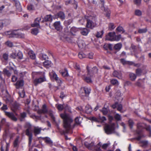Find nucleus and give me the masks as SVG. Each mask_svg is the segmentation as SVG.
Masks as SVG:
<instances>
[{"label":"nucleus","instance_id":"obj_34","mask_svg":"<svg viewBox=\"0 0 151 151\" xmlns=\"http://www.w3.org/2000/svg\"><path fill=\"white\" fill-rule=\"evenodd\" d=\"M83 90L84 91L86 96L87 95L88 96L89 93H90V89H89L88 88L86 87H83Z\"/></svg>","mask_w":151,"mask_h":151},{"label":"nucleus","instance_id":"obj_49","mask_svg":"<svg viewBox=\"0 0 151 151\" xmlns=\"http://www.w3.org/2000/svg\"><path fill=\"white\" fill-rule=\"evenodd\" d=\"M129 125L130 128L131 129L132 128L133 126L134 125V123L133 121L131 119H129L128 121Z\"/></svg>","mask_w":151,"mask_h":151},{"label":"nucleus","instance_id":"obj_18","mask_svg":"<svg viewBox=\"0 0 151 151\" xmlns=\"http://www.w3.org/2000/svg\"><path fill=\"white\" fill-rule=\"evenodd\" d=\"M19 104L18 103L15 102L14 103L13 105V109L12 110L13 111L15 112L17 110L19 109Z\"/></svg>","mask_w":151,"mask_h":151},{"label":"nucleus","instance_id":"obj_14","mask_svg":"<svg viewBox=\"0 0 151 151\" xmlns=\"http://www.w3.org/2000/svg\"><path fill=\"white\" fill-rule=\"evenodd\" d=\"M59 72L63 77L66 78L69 76L68 70L66 68H65L64 70H60Z\"/></svg>","mask_w":151,"mask_h":151},{"label":"nucleus","instance_id":"obj_38","mask_svg":"<svg viewBox=\"0 0 151 151\" xmlns=\"http://www.w3.org/2000/svg\"><path fill=\"white\" fill-rule=\"evenodd\" d=\"M116 30L120 32H122V33H123L125 32V30L121 26L118 27L116 28Z\"/></svg>","mask_w":151,"mask_h":151},{"label":"nucleus","instance_id":"obj_45","mask_svg":"<svg viewBox=\"0 0 151 151\" xmlns=\"http://www.w3.org/2000/svg\"><path fill=\"white\" fill-rule=\"evenodd\" d=\"M79 29H78L75 27H73L71 29L70 32H71V33H73V32L75 33L78 31Z\"/></svg>","mask_w":151,"mask_h":151},{"label":"nucleus","instance_id":"obj_17","mask_svg":"<svg viewBox=\"0 0 151 151\" xmlns=\"http://www.w3.org/2000/svg\"><path fill=\"white\" fill-rule=\"evenodd\" d=\"M80 30L81 34L83 35H86L89 32V30L86 28L81 29Z\"/></svg>","mask_w":151,"mask_h":151},{"label":"nucleus","instance_id":"obj_4","mask_svg":"<svg viewBox=\"0 0 151 151\" xmlns=\"http://www.w3.org/2000/svg\"><path fill=\"white\" fill-rule=\"evenodd\" d=\"M86 17H88L87 19V24L86 27H87L93 29L96 26V23L93 22L91 19H95L94 16H92L91 15L86 16Z\"/></svg>","mask_w":151,"mask_h":151},{"label":"nucleus","instance_id":"obj_62","mask_svg":"<svg viewBox=\"0 0 151 151\" xmlns=\"http://www.w3.org/2000/svg\"><path fill=\"white\" fill-rule=\"evenodd\" d=\"M115 119L117 120H120L121 118L120 116L118 114H116L114 116Z\"/></svg>","mask_w":151,"mask_h":151},{"label":"nucleus","instance_id":"obj_22","mask_svg":"<svg viewBox=\"0 0 151 151\" xmlns=\"http://www.w3.org/2000/svg\"><path fill=\"white\" fill-rule=\"evenodd\" d=\"M43 139L47 144L51 145H52V142L49 138L47 137L43 138Z\"/></svg>","mask_w":151,"mask_h":151},{"label":"nucleus","instance_id":"obj_52","mask_svg":"<svg viewBox=\"0 0 151 151\" xmlns=\"http://www.w3.org/2000/svg\"><path fill=\"white\" fill-rule=\"evenodd\" d=\"M98 69L96 67H94L92 68L91 71L93 73H97L98 72Z\"/></svg>","mask_w":151,"mask_h":151},{"label":"nucleus","instance_id":"obj_44","mask_svg":"<svg viewBox=\"0 0 151 151\" xmlns=\"http://www.w3.org/2000/svg\"><path fill=\"white\" fill-rule=\"evenodd\" d=\"M13 1H14L15 3L16 6H17V5L18 6L19 8L18 9H21V7L20 6L19 3V1L17 0H12Z\"/></svg>","mask_w":151,"mask_h":151},{"label":"nucleus","instance_id":"obj_8","mask_svg":"<svg viewBox=\"0 0 151 151\" xmlns=\"http://www.w3.org/2000/svg\"><path fill=\"white\" fill-rule=\"evenodd\" d=\"M47 111H48L46 105L45 104H44L42 106V109L38 110L37 113L39 114L42 113L45 114L47 113Z\"/></svg>","mask_w":151,"mask_h":151},{"label":"nucleus","instance_id":"obj_26","mask_svg":"<svg viewBox=\"0 0 151 151\" xmlns=\"http://www.w3.org/2000/svg\"><path fill=\"white\" fill-rule=\"evenodd\" d=\"M122 46V44L120 43H119L115 44L114 48L115 50H119L121 49Z\"/></svg>","mask_w":151,"mask_h":151},{"label":"nucleus","instance_id":"obj_31","mask_svg":"<svg viewBox=\"0 0 151 151\" xmlns=\"http://www.w3.org/2000/svg\"><path fill=\"white\" fill-rule=\"evenodd\" d=\"M116 98L118 100L122 101L123 99V98L121 97V93L120 92H117L116 93Z\"/></svg>","mask_w":151,"mask_h":151},{"label":"nucleus","instance_id":"obj_1","mask_svg":"<svg viewBox=\"0 0 151 151\" xmlns=\"http://www.w3.org/2000/svg\"><path fill=\"white\" fill-rule=\"evenodd\" d=\"M65 110L64 113L61 114L60 116L63 119V126L65 129L64 132L68 133L71 129V123L73 122V120L70 115L66 113L67 111L70 113L71 112L70 109L68 105L66 109H65Z\"/></svg>","mask_w":151,"mask_h":151},{"label":"nucleus","instance_id":"obj_29","mask_svg":"<svg viewBox=\"0 0 151 151\" xmlns=\"http://www.w3.org/2000/svg\"><path fill=\"white\" fill-rule=\"evenodd\" d=\"M129 76L130 80L132 81H134L136 78V75L132 73H131L129 74Z\"/></svg>","mask_w":151,"mask_h":151},{"label":"nucleus","instance_id":"obj_58","mask_svg":"<svg viewBox=\"0 0 151 151\" xmlns=\"http://www.w3.org/2000/svg\"><path fill=\"white\" fill-rule=\"evenodd\" d=\"M5 44L6 45L10 47H12L13 45V43L12 42L9 41L6 42H5Z\"/></svg>","mask_w":151,"mask_h":151},{"label":"nucleus","instance_id":"obj_60","mask_svg":"<svg viewBox=\"0 0 151 151\" xmlns=\"http://www.w3.org/2000/svg\"><path fill=\"white\" fill-rule=\"evenodd\" d=\"M75 122L76 124L78 125H79L80 124L81 122L79 121V118L78 117H77L75 118Z\"/></svg>","mask_w":151,"mask_h":151},{"label":"nucleus","instance_id":"obj_19","mask_svg":"<svg viewBox=\"0 0 151 151\" xmlns=\"http://www.w3.org/2000/svg\"><path fill=\"white\" fill-rule=\"evenodd\" d=\"M26 114L25 112H23L20 114L19 119L21 122L24 121L25 120V118L26 117Z\"/></svg>","mask_w":151,"mask_h":151},{"label":"nucleus","instance_id":"obj_21","mask_svg":"<svg viewBox=\"0 0 151 151\" xmlns=\"http://www.w3.org/2000/svg\"><path fill=\"white\" fill-rule=\"evenodd\" d=\"M52 20V16L50 15H47L45 17L44 20L42 21H43L47 22L50 21L51 22Z\"/></svg>","mask_w":151,"mask_h":151},{"label":"nucleus","instance_id":"obj_37","mask_svg":"<svg viewBox=\"0 0 151 151\" xmlns=\"http://www.w3.org/2000/svg\"><path fill=\"white\" fill-rule=\"evenodd\" d=\"M78 56L79 58L81 59L85 58L86 57V55L82 52H80L78 54Z\"/></svg>","mask_w":151,"mask_h":151},{"label":"nucleus","instance_id":"obj_6","mask_svg":"<svg viewBox=\"0 0 151 151\" xmlns=\"http://www.w3.org/2000/svg\"><path fill=\"white\" fill-rule=\"evenodd\" d=\"M5 115L12 120L16 122L17 120V119L15 117L14 114L12 112H8L5 111Z\"/></svg>","mask_w":151,"mask_h":151},{"label":"nucleus","instance_id":"obj_10","mask_svg":"<svg viewBox=\"0 0 151 151\" xmlns=\"http://www.w3.org/2000/svg\"><path fill=\"white\" fill-rule=\"evenodd\" d=\"M42 129L38 127H35L33 128V132L35 135L36 136L37 134H40Z\"/></svg>","mask_w":151,"mask_h":151},{"label":"nucleus","instance_id":"obj_36","mask_svg":"<svg viewBox=\"0 0 151 151\" xmlns=\"http://www.w3.org/2000/svg\"><path fill=\"white\" fill-rule=\"evenodd\" d=\"M141 143L142 144V147H146L147 146L148 142L147 140H142L141 141Z\"/></svg>","mask_w":151,"mask_h":151},{"label":"nucleus","instance_id":"obj_25","mask_svg":"<svg viewBox=\"0 0 151 151\" xmlns=\"http://www.w3.org/2000/svg\"><path fill=\"white\" fill-rule=\"evenodd\" d=\"M85 110L86 113L90 114L92 111V109L89 105H87L85 107Z\"/></svg>","mask_w":151,"mask_h":151},{"label":"nucleus","instance_id":"obj_27","mask_svg":"<svg viewBox=\"0 0 151 151\" xmlns=\"http://www.w3.org/2000/svg\"><path fill=\"white\" fill-rule=\"evenodd\" d=\"M16 32V31H12V33H11L10 35L8 37L10 38L17 37L18 35V33H17Z\"/></svg>","mask_w":151,"mask_h":151},{"label":"nucleus","instance_id":"obj_55","mask_svg":"<svg viewBox=\"0 0 151 151\" xmlns=\"http://www.w3.org/2000/svg\"><path fill=\"white\" fill-rule=\"evenodd\" d=\"M19 144V139L17 138L14 142V145L15 147H17Z\"/></svg>","mask_w":151,"mask_h":151},{"label":"nucleus","instance_id":"obj_39","mask_svg":"<svg viewBox=\"0 0 151 151\" xmlns=\"http://www.w3.org/2000/svg\"><path fill=\"white\" fill-rule=\"evenodd\" d=\"M104 33V32L103 30L99 32H97L96 36L97 38H101L102 37V35Z\"/></svg>","mask_w":151,"mask_h":151},{"label":"nucleus","instance_id":"obj_41","mask_svg":"<svg viewBox=\"0 0 151 151\" xmlns=\"http://www.w3.org/2000/svg\"><path fill=\"white\" fill-rule=\"evenodd\" d=\"M142 0H134L133 3L134 4L137 6H139L141 4Z\"/></svg>","mask_w":151,"mask_h":151},{"label":"nucleus","instance_id":"obj_16","mask_svg":"<svg viewBox=\"0 0 151 151\" xmlns=\"http://www.w3.org/2000/svg\"><path fill=\"white\" fill-rule=\"evenodd\" d=\"M113 76L117 77L119 79L122 78V73L120 72H118L116 70H114L113 73Z\"/></svg>","mask_w":151,"mask_h":151},{"label":"nucleus","instance_id":"obj_11","mask_svg":"<svg viewBox=\"0 0 151 151\" xmlns=\"http://www.w3.org/2000/svg\"><path fill=\"white\" fill-rule=\"evenodd\" d=\"M16 88L17 89L22 87L24 85V81L23 80H20L17 81L15 84Z\"/></svg>","mask_w":151,"mask_h":151},{"label":"nucleus","instance_id":"obj_51","mask_svg":"<svg viewBox=\"0 0 151 151\" xmlns=\"http://www.w3.org/2000/svg\"><path fill=\"white\" fill-rule=\"evenodd\" d=\"M51 64L50 61L49 60H46V61L43 62L44 65L46 67L49 66Z\"/></svg>","mask_w":151,"mask_h":151},{"label":"nucleus","instance_id":"obj_30","mask_svg":"<svg viewBox=\"0 0 151 151\" xmlns=\"http://www.w3.org/2000/svg\"><path fill=\"white\" fill-rule=\"evenodd\" d=\"M84 144L89 149H91L94 146V144L92 142L89 144L87 142H85Z\"/></svg>","mask_w":151,"mask_h":151},{"label":"nucleus","instance_id":"obj_28","mask_svg":"<svg viewBox=\"0 0 151 151\" xmlns=\"http://www.w3.org/2000/svg\"><path fill=\"white\" fill-rule=\"evenodd\" d=\"M141 131H137V133L139 135L138 137L136 138L137 140H140L142 138L144 137L145 136L143 134H141Z\"/></svg>","mask_w":151,"mask_h":151},{"label":"nucleus","instance_id":"obj_48","mask_svg":"<svg viewBox=\"0 0 151 151\" xmlns=\"http://www.w3.org/2000/svg\"><path fill=\"white\" fill-rule=\"evenodd\" d=\"M49 114L50 116L51 117L52 119V120H53V121L54 122H55V117L53 115L52 112V111H49Z\"/></svg>","mask_w":151,"mask_h":151},{"label":"nucleus","instance_id":"obj_50","mask_svg":"<svg viewBox=\"0 0 151 151\" xmlns=\"http://www.w3.org/2000/svg\"><path fill=\"white\" fill-rule=\"evenodd\" d=\"M147 31V29L146 28L143 29H139L138 31V32L139 33H142L146 32Z\"/></svg>","mask_w":151,"mask_h":151},{"label":"nucleus","instance_id":"obj_13","mask_svg":"<svg viewBox=\"0 0 151 151\" xmlns=\"http://www.w3.org/2000/svg\"><path fill=\"white\" fill-rule=\"evenodd\" d=\"M67 106V104H59L57 106V108L59 111H61L63 109H66Z\"/></svg>","mask_w":151,"mask_h":151},{"label":"nucleus","instance_id":"obj_35","mask_svg":"<svg viewBox=\"0 0 151 151\" xmlns=\"http://www.w3.org/2000/svg\"><path fill=\"white\" fill-rule=\"evenodd\" d=\"M4 74L6 75L7 76L9 77L11 75V73L9 71L6 69H4L3 71Z\"/></svg>","mask_w":151,"mask_h":151},{"label":"nucleus","instance_id":"obj_42","mask_svg":"<svg viewBox=\"0 0 151 151\" xmlns=\"http://www.w3.org/2000/svg\"><path fill=\"white\" fill-rule=\"evenodd\" d=\"M115 28L114 25L113 23H110L109 26V29L110 30H112Z\"/></svg>","mask_w":151,"mask_h":151},{"label":"nucleus","instance_id":"obj_56","mask_svg":"<svg viewBox=\"0 0 151 151\" xmlns=\"http://www.w3.org/2000/svg\"><path fill=\"white\" fill-rule=\"evenodd\" d=\"M84 80L88 83H91L92 81L91 78L89 77H86L84 79Z\"/></svg>","mask_w":151,"mask_h":151},{"label":"nucleus","instance_id":"obj_46","mask_svg":"<svg viewBox=\"0 0 151 151\" xmlns=\"http://www.w3.org/2000/svg\"><path fill=\"white\" fill-rule=\"evenodd\" d=\"M101 111L102 112L104 115H106L108 113V110L107 108L104 107Z\"/></svg>","mask_w":151,"mask_h":151},{"label":"nucleus","instance_id":"obj_32","mask_svg":"<svg viewBox=\"0 0 151 151\" xmlns=\"http://www.w3.org/2000/svg\"><path fill=\"white\" fill-rule=\"evenodd\" d=\"M111 12L110 10H104V13L106 17L109 18Z\"/></svg>","mask_w":151,"mask_h":151},{"label":"nucleus","instance_id":"obj_24","mask_svg":"<svg viewBox=\"0 0 151 151\" xmlns=\"http://www.w3.org/2000/svg\"><path fill=\"white\" fill-rule=\"evenodd\" d=\"M137 131H140L141 132H142V130L143 129H144V127L143 126V124L139 123L137 124Z\"/></svg>","mask_w":151,"mask_h":151},{"label":"nucleus","instance_id":"obj_20","mask_svg":"<svg viewBox=\"0 0 151 151\" xmlns=\"http://www.w3.org/2000/svg\"><path fill=\"white\" fill-rule=\"evenodd\" d=\"M31 58L32 59H35V58L36 56L35 54L34 53L33 51L30 50L29 52L28 53Z\"/></svg>","mask_w":151,"mask_h":151},{"label":"nucleus","instance_id":"obj_2","mask_svg":"<svg viewBox=\"0 0 151 151\" xmlns=\"http://www.w3.org/2000/svg\"><path fill=\"white\" fill-rule=\"evenodd\" d=\"M24 128L25 129L24 132L25 135L29 137V143L30 145L32 139V126L30 123L27 122L24 126Z\"/></svg>","mask_w":151,"mask_h":151},{"label":"nucleus","instance_id":"obj_23","mask_svg":"<svg viewBox=\"0 0 151 151\" xmlns=\"http://www.w3.org/2000/svg\"><path fill=\"white\" fill-rule=\"evenodd\" d=\"M57 15L59 18L63 20L65 19V15L63 12H60L57 14Z\"/></svg>","mask_w":151,"mask_h":151},{"label":"nucleus","instance_id":"obj_61","mask_svg":"<svg viewBox=\"0 0 151 151\" xmlns=\"http://www.w3.org/2000/svg\"><path fill=\"white\" fill-rule=\"evenodd\" d=\"M120 62L123 64L125 65L127 63V62L124 59H120Z\"/></svg>","mask_w":151,"mask_h":151},{"label":"nucleus","instance_id":"obj_59","mask_svg":"<svg viewBox=\"0 0 151 151\" xmlns=\"http://www.w3.org/2000/svg\"><path fill=\"white\" fill-rule=\"evenodd\" d=\"M135 14L136 15L140 16L142 15V12L140 10H136Z\"/></svg>","mask_w":151,"mask_h":151},{"label":"nucleus","instance_id":"obj_47","mask_svg":"<svg viewBox=\"0 0 151 151\" xmlns=\"http://www.w3.org/2000/svg\"><path fill=\"white\" fill-rule=\"evenodd\" d=\"M99 122H103L106 120V119L104 116L101 117L100 116H99Z\"/></svg>","mask_w":151,"mask_h":151},{"label":"nucleus","instance_id":"obj_54","mask_svg":"<svg viewBox=\"0 0 151 151\" xmlns=\"http://www.w3.org/2000/svg\"><path fill=\"white\" fill-rule=\"evenodd\" d=\"M111 83L113 85H118V81L116 79H112L111 81Z\"/></svg>","mask_w":151,"mask_h":151},{"label":"nucleus","instance_id":"obj_64","mask_svg":"<svg viewBox=\"0 0 151 151\" xmlns=\"http://www.w3.org/2000/svg\"><path fill=\"white\" fill-rule=\"evenodd\" d=\"M1 21L2 22H3L4 24L6 25H7L10 23V21L8 19H6L4 20Z\"/></svg>","mask_w":151,"mask_h":151},{"label":"nucleus","instance_id":"obj_43","mask_svg":"<svg viewBox=\"0 0 151 151\" xmlns=\"http://www.w3.org/2000/svg\"><path fill=\"white\" fill-rule=\"evenodd\" d=\"M38 32V29L37 28H34L32 30L31 33L35 35H36Z\"/></svg>","mask_w":151,"mask_h":151},{"label":"nucleus","instance_id":"obj_9","mask_svg":"<svg viewBox=\"0 0 151 151\" xmlns=\"http://www.w3.org/2000/svg\"><path fill=\"white\" fill-rule=\"evenodd\" d=\"M54 26L55 28L58 31H59L62 29V27L60 25V21H57L54 24Z\"/></svg>","mask_w":151,"mask_h":151},{"label":"nucleus","instance_id":"obj_12","mask_svg":"<svg viewBox=\"0 0 151 151\" xmlns=\"http://www.w3.org/2000/svg\"><path fill=\"white\" fill-rule=\"evenodd\" d=\"M44 78H40L38 79H35L34 80V83L35 86H37L38 83H40L44 81Z\"/></svg>","mask_w":151,"mask_h":151},{"label":"nucleus","instance_id":"obj_15","mask_svg":"<svg viewBox=\"0 0 151 151\" xmlns=\"http://www.w3.org/2000/svg\"><path fill=\"white\" fill-rule=\"evenodd\" d=\"M41 19L37 18L35 20L34 23L31 24L32 27H37L39 26L40 21V20Z\"/></svg>","mask_w":151,"mask_h":151},{"label":"nucleus","instance_id":"obj_33","mask_svg":"<svg viewBox=\"0 0 151 151\" xmlns=\"http://www.w3.org/2000/svg\"><path fill=\"white\" fill-rule=\"evenodd\" d=\"M121 38V35H115V37H114V39H113L112 41H119Z\"/></svg>","mask_w":151,"mask_h":151},{"label":"nucleus","instance_id":"obj_5","mask_svg":"<svg viewBox=\"0 0 151 151\" xmlns=\"http://www.w3.org/2000/svg\"><path fill=\"white\" fill-rule=\"evenodd\" d=\"M75 35V34H73V33L69 32L64 35V38L68 42H71L72 39L73 38V36Z\"/></svg>","mask_w":151,"mask_h":151},{"label":"nucleus","instance_id":"obj_3","mask_svg":"<svg viewBox=\"0 0 151 151\" xmlns=\"http://www.w3.org/2000/svg\"><path fill=\"white\" fill-rule=\"evenodd\" d=\"M115 125L114 123H112L105 125L104 127L105 133L108 134L115 133Z\"/></svg>","mask_w":151,"mask_h":151},{"label":"nucleus","instance_id":"obj_63","mask_svg":"<svg viewBox=\"0 0 151 151\" xmlns=\"http://www.w3.org/2000/svg\"><path fill=\"white\" fill-rule=\"evenodd\" d=\"M84 45L83 42V41H80L78 43V45L79 47L82 48Z\"/></svg>","mask_w":151,"mask_h":151},{"label":"nucleus","instance_id":"obj_40","mask_svg":"<svg viewBox=\"0 0 151 151\" xmlns=\"http://www.w3.org/2000/svg\"><path fill=\"white\" fill-rule=\"evenodd\" d=\"M142 70L140 68L137 69L136 70V73L137 76H140L142 73Z\"/></svg>","mask_w":151,"mask_h":151},{"label":"nucleus","instance_id":"obj_53","mask_svg":"<svg viewBox=\"0 0 151 151\" xmlns=\"http://www.w3.org/2000/svg\"><path fill=\"white\" fill-rule=\"evenodd\" d=\"M3 58L5 61H7L8 59V54L6 53L4 54L3 55Z\"/></svg>","mask_w":151,"mask_h":151},{"label":"nucleus","instance_id":"obj_57","mask_svg":"<svg viewBox=\"0 0 151 151\" xmlns=\"http://www.w3.org/2000/svg\"><path fill=\"white\" fill-rule=\"evenodd\" d=\"M17 55V57L19 59H21L23 57L22 54L21 52H18Z\"/></svg>","mask_w":151,"mask_h":151},{"label":"nucleus","instance_id":"obj_7","mask_svg":"<svg viewBox=\"0 0 151 151\" xmlns=\"http://www.w3.org/2000/svg\"><path fill=\"white\" fill-rule=\"evenodd\" d=\"M115 32H109L108 33V35L106 36V40L112 41L113 39L115 37Z\"/></svg>","mask_w":151,"mask_h":151}]
</instances>
